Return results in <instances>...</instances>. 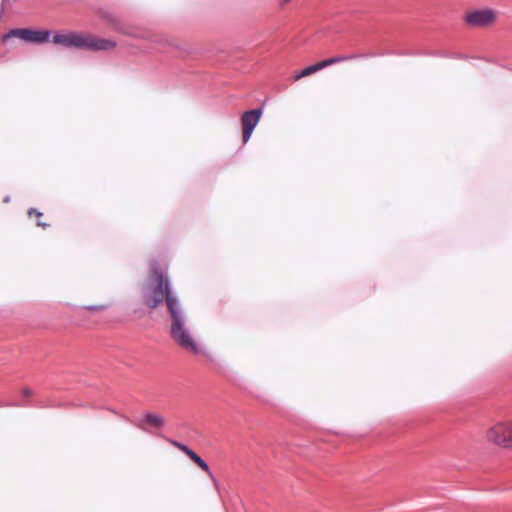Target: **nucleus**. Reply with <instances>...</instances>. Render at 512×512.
<instances>
[{
	"label": "nucleus",
	"instance_id": "obj_16",
	"mask_svg": "<svg viewBox=\"0 0 512 512\" xmlns=\"http://www.w3.org/2000/svg\"><path fill=\"white\" fill-rule=\"evenodd\" d=\"M290 0H282L283 3H288Z\"/></svg>",
	"mask_w": 512,
	"mask_h": 512
},
{
	"label": "nucleus",
	"instance_id": "obj_2",
	"mask_svg": "<svg viewBox=\"0 0 512 512\" xmlns=\"http://www.w3.org/2000/svg\"><path fill=\"white\" fill-rule=\"evenodd\" d=\"M170 317V336L172 340L188 353L197 355L201 353V347L196 341L189 322L181 305L179 308L169 314Z\"/></svg>",
	"mask_w": 512,
	"mask_h": 512
},
{
	"label": "nucleus",
	"instance_id": "obj_1",
	"mask_svg": "<svg viewBox=\"0 0 512 512\" xmlns=\"http://www.w3.org/2000/svg\"><path fill=\"white\" fill-rule=\"evenodd\" d=\"M139 300L149 310L164 304L168 315L182 305L172 288L166 266L151 261L147 276L139 285Z\"/></svg>",
	"mask_w": 512,
	"mask_h": 512
},
{
	"label": "nucleus",
	"instance_id": "obj_14",
	"mask_svg": "<svg viewBox=\"0 0 512 512\" xmlns=\"http://www.w3.org/2000/svg\"><path fill=\"white\" fill-rule=\"evenodd\" d=\"M304 78L303 76H300V71L295 73V75L293 76V80L294 81H299L300 79Z\"/></svg>",
	"mask_w": 512,
	"mask_h": 512
},
{
	"label": "nucleus",
	"instance_id": "obj_11",
	"mask_svg": "<svg viewBox=\"0 0 512 512\" xmlns=\"http://www.w3.org/2000/svg\"><path fill=\"white\" fill-rule=\"evenodd\" d=\"M106 307H107V305L100 304V305L88 306L87 309L92 310V311H101V310L106 309Z\"/></svg>",
	"mask_w": 512,
	"mask_h": 512
},
{
	"label": "nucleus",
	"instance_id": "obj_10",
	"mask_svg": "<svg viewBox=\"0 0 512 512\" xmlns=\"http://www.w3.org/2000/svg\"><path fill=\"white\" fill-rule=\"evenodd\" d=\"M164 423H165V420L161 416L152 414V413H147L144 416V419L142 420V422L140 424H138V427L142 430L146 429L145 425L160 428L164 425Z\"/></svg>",
	"mask_w": 512,
	"mask_h": 512
},
{
	"label": "nucleus",
	"instance_id": "obj_9",
	"mask_svg": "<svg viewBox=\"0 0 512 512\" xmlns=\"http://www.w3.org/2000/svg\"><path fill=\"white\" fill-rule=\"evenodd\" d=\"M172 445L184 452L199 468H201L204 472H206L210 477H212V473L209 469V466L207 463L199 456L197 455L193 450H191L186 445L171 441Z\"/></svg>",
	"mask_w": 512,
	"mask_h": 512
},
{
	"label": "nucleus",
	"instance_id": "obj_15",
	"mask_svg": "<svg viewBox=\"0 0 512 512\" xmlns=\"http://www.w3.org/2000/svg\"><path fill=\"white\" fill-rule=\"evenodd\" d=\"M37 225L40 226V227H43V228H46L48 226V224L42 223L40 221L37 222Z\"/></svg>",
	"mask_w": 512,
	"mask_h": 512
},
{
	"label": "nucleus",
	"instance_id": "obj_13",
	"mask_svg": "<svg viewBox=\"0 0 512 512\" xmlns=\"http://www.w3.org/2000/svg\"><path fill=\"white\" fill-rule=\"evenodd\" d=\"M32 394H33V391L30 388H23L22 389V395L23 396L30 397V396H32Z\"/></svg>",
	"mask_w": 512,
	"mask_h": 512
},
{
	"label": "nucleus",
	"instance_id": "obj_4",
	"mask_svg": "<svg viewBox=\"0 0 512 512\" xmlns=\"http://www.w3.org/2000/svg\"><path fill=\"white\" fill-rule=\"evenodd\" d=\"M485 438L490 444L512 449V420L495 423L487 429Z\"/></svg>",
	"mask_w": 512,
	"mask_h": 512
},
{
	"label": "nucleus",
	"instance_id": "obj_8",
	"mask_svg": "<svg viewBox=\"0 0 512 512\" xmlns=\"http://www.w3.org/2000/svg\"><path fill=\"white\" fill-rule=\"evenodd\" d=\"M354 56H335L331 57L325 60H322L320 62H317L314 65L308 66L300 71V76L307 77L310 76L328 66H331L333 64H337L346 60L353 59Z\"/></svg>",
	"mask_w": 512,
	"mask_h": 512
},
{
	"label": "nucleus",
	"instance_id": "obj_3",
	"mask_svg": "<svg viewBox=\"0 0 512 512\" xmlns=\"http://www.w3.org/2000/svg\"><path fill=\"white\" fill-rule=\"evenodd\" d=\"M52 42L65 48H78L86 50H111L116 44L112 40L98 38L90 34L78 32L56 33Z\"/></svg>",
	"mask_w": 512,
	"mask_h": 512
},
{
	"label": "nucleus",
	"instance_id": "obj_7",
	"mask_svg": "<svg viewBox=\"0 0 512 512\" xmlns=\"http://www.w3.org/2000/svg\"><path fill=\"white\" fill-rule=\"evenodd\" d=\"M261 114L262 111L260 109H254L243 113L241 117L243 143H247L250 139L254 128L260 120Z\"/></svg>",
	"mask_w": 512,
	"mask_h": 512
},
{
	"label": "nucleus",
	"instance_id": "obj_5",
	"mask_svg": "<svg viewBox=\"0 0 512 512\" xmlns=\"http://www.w3.org/2000/svg\"><path fill=\"white\" fill-rule=\"evenodd\" d=\"M11 37L19 38L27 43L42 44L49 40L50 31L33 30L28 28L12 29L2 36V41L5 42Z\"/></svg>",
	"mask_w": 512,
	"mask_h": 512
},
{
	"label": "nucleus",
	"instance_id": "obj_6",
	"mask_svg": "<svg viewBox=\"0 0 512 512\" xmlns=\"http://www.w3.org/2000/svg\"><path fill=\"white\" fill-rule=\"evenodd\" d=\"M497 19V12L492 9H481L468 12L465 16L467 24L473 27L491 26Z\"/></svg>",
	"mask_w": 512,
	"mask_h": 512
},
{
	"label": "nucleus",
	"instance_id": "obj_12",
	"mask_svg": "<svg viewBox=\"0 0 512 512\" xmlns=\"http://www.w3.org/2000/svg\"><path fill=\"white\" fill-rule=\"evenodd\" d=\"M28 215H29L30 217H32V216H36L37 218H40V217L42 216V213H41V212H39V211H37V210H36V209H34V208H31V209H29V210H28Z\"/></svg>",
	"mask_w": 512,
	"mask_h": 512
}]
</instances>
